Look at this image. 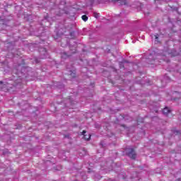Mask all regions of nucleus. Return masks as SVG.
<instances>
[{
  "label": "nucleus",
  "instance_id": "obj_1",
  "mask_svg": "<svg viewBox=\"0 0 181 181\" xmlns=\"http://www.w3.org/2000/svg\"><path fill=\"white\" fill-rule=\"evenodd\" d=\"M160 56H162V54L153 52L146 58V62L148 64H155V63H156V60H158V59H160Z\"/></svg>",
  "mask_w": 181,
  "mask_h": 181
},
{
  "label": "nucleus",
  "instance_id": "obj_2",
  "mask_svg": "<svg viewBox=\"0 0 181 181\" xmlns=\"http://www.w3.org/2000/svg\"><path fill=\"white\" fill-rule=\"evenodd\" d=\"M125 155L130 158V159H132L133 160H135L136 159V151H135V149L131 147H126L124 148Z\"/></svg>",
  "mask_w": 181,
  "mask_h": 181
},
{
  "label": "nucleus",
  "instance_id": "obj_3",
  "mask_svg": "<svg viewBox=\"0 0 181 181\" xmlns=\"http://www.w3.org/2000/svg\"><path fill=\"white\" fill-rule=\"evenodd\" d=\"M166 53L168 54H171V56H179V52L176 51L175 49H170L169 48H167L165 49V52L161 54L162 56H166Z\"/></svg>",
  "mask_w": 181,
  "mask_h": 181
},
{
  "label": "nucleus",
  "instance_id": "obj_4",
  "mask_svg": "<svg viewBox=\"0 0 181 181\" xmlns=\"http://www.w3.org/2000/svg\"><path fill=\"white\" fill-rule=\"evenodd\" d=\"M39 52H40V59H47L48 54L46 48H43V47L40 48Z\"/></svg>",
  "mask_w": 181,
  "mask_h": 181
},
{
  "label": "nucleus",
  "instance_id": "obj_5",
  "mask_svg": "<svg viewBox=\"0 0 181 181\" xmlns=\"http://www.w3.org/2000/svg\"><path fill=\"white\" fill-rule=\"evenodd\" d=\"M76 47H77V43L76 42H74V45H69V52H68L71 56V54H74L76 52H77V49H76Z\"/></svg>",
  "mask_w": 181,
  "mask_h": 181
},
{
  "label": "nucleus",
  "instance_id": "obj_6",
  "mask_svg": "<svg viewBox=\"0 0 181 181\" xmlns=\"http://www.w3.org/2000/svg\"><path fill=\"white\" fill-rule=\"evenodd\" d=\"M110 2H112V4H119V5H127V0H109Z\"/></svg>",
  "mask_w": 181,
  "mask_h": 181
},
{
  "label": "nucleus",
  "instance_id": "obj_7",
  "mask_svg": "<svg viewBox=\"0 0 181 181\" xmlns=\"http://www.w3.org/2000/svg\"><path fill=\"white\" fill-rule=\"evenodd\" d=\"M70 56H71V54L69 52H62L61 54L62 59H67L68 57H70Z\"/></svg>",
  "mask_w": 181,
  "mask_h": 181
},
{
  "label": "nucleus",
  "instance_id": "obj_8",
  "mask_svg": "<svg viewBox=\"0 0 181 181\" xmlns=\"http://www.w3.org/2000/svg\"><path fill=\"white\" fill-rule=\"evenodd\" d=\"M87 133V131L83 130L82 132V135H83V138L84 139H86V141H88L90 138H91V135L88 134V136L86 135V134Z\"/></svg>",
  "mask_w": 181,
  "mask_h": 181
},
{
  "label": "nucleus",
  "instance_id": "obj_9",
  "mask_svg": "<svg viewBox=\"0 0 181 181\" xmlns=\"http://www.w3.org/2000/svg\"><path fill=\"white\" fill-rule=\"evenodd\" d=\"M6 28V24L4 20H0V30H4Z\"/></svg>",
  "mask_w": 181,
  "mask_h": 181
},
{
  "label": "nucleus",
  "instance_id": "obj_10",
  "mask_svg": "<svg viewBox=\"0 0 181 181\" xmlns=\"http://www.w3.org/2000/svg\"><path fill=\"white\" fill-rule=\"evenodd\" d=\"M171 132L174 135H181V131L177 129L176 128H173Z\"/></svg>",
  "mask_w": 181,
  "mask_h": 181
},
{
  "label": "nucleus",
  "instance_id": "obj_11",
  "mask_svg": "<svg viewBox=\"0 0 181 181\" xmlns=\"http://www.w3.org/2000/svg\"><path fill=\"white\" fill-rule=\"evenodd\" d=\"M170 112H171V111H170V110H169L168 107H165L163 110V114H164V115L168 116V114H170Z\"/></svg>",
  "mask_w": 181,
  "mask_h": 181
},
{
  "label": "nucleus",
  "instance_id": "obj_12",
  "mask_svg": "<svg viewBox=\"0 0 181 181\" xmlns=\"http://www.w3.org/2000/svg\"><path fill=\"white\" fill-rule=\"evenodd\" d=\"M18 105L20 106V108H21V110H25V108L23 107V105H27V103L21 102V103H18Z\"/></svg>",
  "mask_w": 181,
  "mask_h": 181
},
{
  "label": "nucleus",
  "instance_id": "obj_13",
  "mask_svg": "<svg viewBox=\"0 0 181 181\" xmlns=\"http://www.w3.org/2000/svg\"><path fill=\"white\" fill-rule=\"evenodd\" d=\"M56 86H57L58 88L62 89V88H63L64 87V84H63V83H60V82H58V83H57Z\"/></svg>",
  "mask_w": 181,
  "mask_h": 181
},
{
  "label": "nucleus",
  "instance_id": "obj_14",
  "mask_svg": "<svg viewBox=\"0 0 181 181\" xmlns=\"http://www.w3.org/2000/svg\"><path fill=\"white\" fill-rule=\"evenodd\" d=\"M68 74H69V76L72 77V78H76V74L74 72H73L72 71H69Z\"/></svg>",
  "mask_w": 181,
  "mask_h": 181
},
{
  "label": "nucleus",
  "instance_id": "obj_15",
  "mask_svg": "<svg viewBox=\"0 0 181 181\" xmlns=\"http://www.w3.org/2000/svg\"><path fill=\"white\" fill-rule=\"evenodd\" d=\"M67 102L70 103L71 105H74V104H77V102H76L74 100H71V99H68Z\"/></svg>",
  "mask_w": 181,
  "mask_h": 181
},
{
  "label": "nucleus",
  "instance_id": "obj_16",
  "mask_svg": "<svg viewBox=\"0 0 181 181\" xmlns=\"http://www.w3.org/2000/svg\"><path fill=\"white\" fill-rule=\"evenodd\" d=\"M82 20L84 21V22H87V21H88V17L86 16V15H83L82 16Z\"/></svg>",
  "mask_w": 181,
  "mask_h": 181
},
{
  "label": "nucleus",
  "instance_id": "obj_17",
  "mask_svg": "<svg viewBox=\"0 0 181 181\" xmlns=\"http://www.w3.org/2000/svg\"><path fill=\"white\" fill-rule=\"evenodd\" d=\"M119 66L120 69H124L125 67L124 66V63L122 61L119 62Z\"/></svg>",
  "mask_w": 181,
  "mask_h": 181
},
{
  "label": "nucleus",
  "instance_id": "obj_18",
  "mask_svg": "<svg viewBox=\"0 0 181 181\" xmlns=\"http://www.w3.org/2000/svg\"><path fill=\"white\" fill-rule=\"evenodd\" d=\"M26 21H28V22H30V21H32V16H28L27 17H25Z\"/></svg>",
  "mask_w": 181,
  "mask_h": 181
},
{
  "label": "nucleus",
  "instance_id": "obj_19",
  "mask_svg": "<svg viewBox=\"0 0 181 181\" xmlns=\"http://www.w3.org/2000/svg\"><path fill=\"white\" fill-rule=\"evenodd\" d=\"M70 36L71 39H74L76 37V35H74V31L70 33Z\"/></svg>",
  "mask_w": 181,
  "mask_h": 181
},
{
  "label": "nucleus",
  "instance_id": "obj_20",
  "mask_svg": "<svg viewBox=\"0 0 181 181\" xmlns=\"http://www.w3.org/2000/svg\"><path fill=\"white\" fill-rule=\"evenodd\" d=\"M5 84H4V82L2 81H0V88H4L5 87Z\"/></svg>",
  "mask_w": 181,
  "mask_h": 181
},
{
  "label": "nucleus",
  "instance_id": "obj_21",
  "mask_svg": "<svg viewBox=\"0 0 181 181\" xmlns=\"http://www.w3.org/2000/svg\"><path fill=\"white\" fill-rule=\"evenodd\" d=\"M94 15V18H95L96 19H98V18L100 17V15L97 13H93Z\"/></svg>",
  "mask_w": 181,
  "mask_h": 181
},
{
  "label": "nucleus",
  "instance_id": "obj_22",
  "mask_svg": "<svg viewBox=\"0 0 181 181\" xmlns=\"http://www.w3.org/2000/svg\"><path fill=\"white\" fill-rule=\"evenodd\" d=\"M155 40H156V42H158V40H159V35H155Z\"/></svg>",
  "mask_w": 181,
  "mask_h": 181
},
{
  "label": "nucleus",
  "instance_id": "obj_23",
  "mask_svg": "<svg viewBox=\"0 0 181 181\" xmlns=\"http://www.w3.org/2000/svg\"><path fill=\"white\" fill-rule=\"evenodd\" d=\"M35 63H40V60H39V59H37V58H35Z\"/></svg>",
  "mask_w": 181,
  "mask_h": 181
},
{
  "label": "nucleus",
  "instance_id": "obj_24",
  "mask_svg": "<svg viewBox=\"0 0 181 181\" xmlns=\"http://www.w3.org/2000/svg\"><path fill=\"white\" fill-rule=\"evenodd\" d=\"M122 62L124 64V63H129V62H128V61H127V60H125V59H123Z\"/></svg>",
  "mask_w": 181,
  "mask_h": 181
},
{
  "label": "nucleus",
  "instance_id": "obj_25",
  "mask_svg": "<svg viewBox=\"0 0 181 181\" xmlns=\"http://www.w3.org/2000/svg\"><path fill=\"white\" fill-rule=\"evenodd\" d=\"M100 145H101L103 147L105 146V144H104V141H101V142H100Z\"/></svg>",
  "mask_w": 181,
  "mask_h": 181
},
{
  "label": "nucleus",
  "instance_id": "obj_26",
  "mask_svg": "<svg viewBox=\"0 0 181 181\" xmlns=\"http://www.w3.org/2000/svg\"><path fill=\"white\" fill-rule=\"evenodd\" d=\"M94 1H95V0H90V4H91V5H93V4H94Z\"/></svg>",
  "mask_w": 181,
  "mask_h": 181
},
{
  "label": "nucleus",
  "instance_id": "obj_27",
  "mask_svg": "<svg viewBox=\"0 0 181 181\" xmlns=\"http://www.w3.org/2000/svg\"><path fill=\"white\" fill-rule=\"evenodd\" d=\"M121 127H123V128H127V127L125 126V124H121Z\"/></svg>",
  "mask_w": 181,
  "mask_h": 181
},
{
  "label": "nucleus",
  "instance_id": "obj_28",
  "mask_svg": "<svg viewBox=\"0 0 181 181\" xmlns=\"http://www.w3.org/2000/svg\"><path fill=\"white\" fill-rule=\"evenodd\" d=\"M96 128H100V124H95Z\"/></svg>",
  "mask_w": 181,
  "mask_h": 181
},
{
  "label": "nucleus",
  "instance_id": "obj_29",
  "mask_svg": "<svg viewBox=\"0 0 181 181\" xmlns=\"http://www.w3.org/2000/svg\"><path fill=\"white\" fill-rule=\"evenodd\" d=\"M16 84H21V81L15 82Z\"/></svg>",
  "mask_w": 181,
  "mask_h": 181
},
{
  "label": "nucleus",
  "instance_id": "obj_30",
  "mask_svg": "<svg viewBox=\"0 0 181 181\" xmlns=\"http://www.w3.org/2000/svg\"><path fill=\"white\" fill-rule=\"evenodd\" d=\"M16 77H23V75L16 76Z\"/></svg>",
  "mask_w": 181,
  "mask_h": 181
},
{
  "label": "nucleus",
  "instance_id": "obj_31",
  "mask_svg": "<svg viewBox=\"0 0 181 181\" xmlns=\"http://www.w3.org/2000/svg\"><path fill=\"white\" fill-rule=\"evenodd\" d=\"M175 181H181V180H180V178H178Z\"/></svg>",
  "mask_w": 181,
  "mask_h": 181
},
{
  "label": "nucleus",
  "instance_id": "obj_32",
  "mask_svg": "<svg viewBox=\"0 0 181 181\" xmlns=\"http://www.w3.org/2000/svg\"><path fill=\"white\" fill-rule=\"evenodd\" d=\"M90 86H91L92 87H94V83H90Z\"/></svg>",
  "mask_w": 181,
  "mask_h": 181
},
{
  "label": "nucleus",
  "instance_id": "obj_33",
  "mask_svg": "<svg viewBox=\"0 0 181 181\" xmlns=\"http://www.w3.org/2000/svg\"><path fill=\"white\" fill-rule=\"evenodd\" d=\"M115 71H117V69H114Z\"/></svg>",
  "mask_w": 181,
  "mask_h": 181
},
{
  "label": "nucleus",
  "instance_id": "obj_34",
  "mask_svg": "<svg viewBox=\"0 0 181 181\" xmlns=\"http://www.w3.org/2000/svg\"><path fill=\"white\" fill-rule=\"evenodd\" d=\"M124 118V119H127V118H125V117H123Z\"/></svg>",
  "mask_w": 181,
  "mask_h": 181
},
{
  "label": "nucleus",
  "instance_id": "obj_35",
  "mask_svg": "<svg viewBox=\"0 0 181 181\" xmlns=\"http://www.w3.org/2000/svg\"><path fill=\"white\" fill-rule=\"evenodd\" d=\"M65 107H68L67 105H66Z\"/></svg>",
  "mask_w": 181,
  "mask_h": 181
},
{
  "label": "nucleus",
  "instance_id": "obj_36",
  "mask_svg": "<svg viewBox=\"0 0 181 181\" xmlns=\"http://www.w3.org/2000/svg\"><path fill=\"white\" fill-rule=\"evenodd\" d=\"M175 100H176V98L174 99Z\"/></svg>",
  "mask_w": 181,
  "mask_h": 181
}]
</instances>
